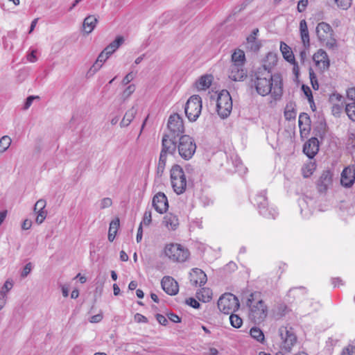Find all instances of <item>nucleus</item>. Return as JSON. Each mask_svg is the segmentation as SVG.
I'll return each mask as SVG.
<instances>
[{
    "label": "nucleus",
    "instance_id": "nucleus-1",
    "mask_svg": "<svg viewBox=\"0 0 355 355\" xmlns=\"http://www.w3.org/2000/svg\"><path fill=\"white\" fill-rule=\"evenodd\" d=\"M282 85L280 75L272 74L264 69H257L251 76V87L262 96L271 94L275 100L279 99L283 92Z\"/></svg>",
    "mask_w": 355,
    "mask_h": 355
},
{
    "label": "nucleus",
    "instance_id": "nucleus-2",
    "mask_svg": "<svg viewBox=\"0 0 355 355\" xmlns=\"http://www.w3.org/2000/svg\"><path fill=\"white\" fill-rule=\"evenodd\" d=\"M246 306L249 309V318L254 323L259 324L267 318L268 308L261 299V293H252L246 301Z\"/></svg>",
    "mask_w": 355,
    "mask_h": 355
},
{
    "label": "nucleus",
    "instance_id": "nucleus-3",
    "mask_svg": "<svg viewBox=\"0 0 355 355\" xmlns=\"http://www.w3.org/2000/svg\"><path fill=\"white\" fill-rule=\"evenodd\" d=\"M253 203L257 207L259 214L264 218L275 219L278 216L279 213L277 209L269 205L266 191L258 193L253 200Z\"/></svg>",
    "mask_w": 355,
    "mask_h": 355
},
{
    "label": "nucleus",
    "instance_id": "nucleus-4",
    "mask_svg": "<svg viewBox=\"0 0 355 355\" xmlns=\"http://www.w3.org/2000/svg\"><path fill=\"white\" fill-rule=\"evenodd\" d=\"M164 254L171 261L178 263L186 261L190 255L189 250L178 243L166 245Z\"/></svg>",
    "mask_w": 355,
    "mask_h": 355
},
{
    "label": "nucleus",
    "instance_id": "nucleus-5",
    "mask_svg": "<svg viewBox=\"0 0 355 355\" xmlns=\"http://www.w3.org/2000/svg\"><path fill=\"white\" fill-rule=\"evenodd\" d=\"M171 181L174 191L180 195L187 187V180L183 168L180 165H174L171 169Z\"/></svg>",
    "mask_w": 355,
    "mask_h": 355
},
{
    "label": "nucleus",
    "instance_id": "nucleus-6",
    "mask_svg": "<svg viewBox=\"0 0 355 355\" xmlns=\"http://www.w3.org/2000/svg\"><path fill=\"white\" fill-rule=\"evenodd\" d=\"M178 150L180 156L185 159H190L196 150V144L194 139L187 135H181L178 144Z\"/></svg>",
    "mask_w": 355,
    "mask_h": 355
},
{
    "label": "nucleus",
    "instance_id": "nucleus-7",
    "mask_svg": "<svg viewBox=\"0 0 355 355\" xmlns=\"http://www.w3.org/2000/svg\"><path fill=\"white\" fill-rule=\"evenodd\" d=\"M202 110V99L198 95L191 96L186 103L184 112L189 121H196Z\"/></svg>",
    "mask_w": 355,
    "mask_h": 355
},
{
    "label": "nucleus",
    "instance_id": "nucleus-8",
    "mask_svg": "<svg viewBox=\"0 0 355 355\" xmlns=\"http://www.w3.org/2000/svg\"><path fill=\"white\" fill-rule=\"evenodd\" d=\"M232 110V100L227 90H222L217 98L216 110L222 119L227 118Z\"/></svg>",
    "mask_w": 355,
    "mask_h": 355
},
{
    "label": "nucleus",
    "instance_id": "nucleus-9",
    "mask_svg": "<svg viewBox=\"0 0 355 355\" xmlns=\"http://www.w3.org/2000/svg\"><path fill=\"white\" fill-rule=\"evenodd\" d=\"M238 298L232 293H225L218 300L219 310L225 314H230L239 308Z\"/></svg>",
    "mask_w": 355,
    "mask_h": 355
},
{
    "label": "nucleus",
    "instance_id": "nucleus-10",
    "mask_svg": "<svg viewBox=\"0 0 355 355\" xmlns=\"http://www.w3.org/2000/svg\"><path fill=\"white\" fill-rule=\"evenodd\" d=\"M278 333L282 340V349L290 352L297 342V336L293 329L289 326H282L279 327Z\"/></svg>",
    "mask_w": 355,
    "mask_h": 355
},
{
    "label": "nucleus",
    "instance_id": "nucleus-11",
    "mask_svg": "<svg viewBox=\"0 0 355 355\" xmlns=\"http://www.w3.org/2000/svg\"><path fill=\"white\" fill-rule=\"evenodd\" d=\"M168 133L173 137H180L184 132V126L182 118L177 113L171 114L167 124Z\"/></svg>",
    "mask_w": 355,
    "mask_h": 355
},
{
    "label": "nucleus",
    "instance_id": "nucleus-12",
    "mask_svg": "<svg viewBox=\"0 0 355 355\" xmlns=\"http://www.w3.org/2000/svg\"><path fill=\"white\" fill-rule=\"evenodd\" d=\"M176 139L177 137H173L170 134H164L162 140V150L160 154L166 156L167 154L173 155L176 149H178Z\"/></svg>",
    "mask_w": 355,
    "mask_h": 355
},
{
    "label": "nucleus",
    "instance_id": "nucleus-13",
    "mask_svg": "<svg viewBox=\"0 0 355 355\" xmlns=\"http://www.w3.org/2000/svg\"><path fill=\"white\" fill-rule=\"evenodd\" d=\"M313 60L321 73L329 69L330 65L329 59L327 53L324 50L319 49L315 53L313 56Z\"/></svg>",
    "mask_w": 355,
    "mask_h": 355
},
{
    "label": "nucleus",
    "instance_id": "nucleus-14",
    "mask_svg": "<svg viewBox=\"0 0 355 355\" xmlns=\"http://www.w3.org/2000/svg\"><path fill=\"white\" fill-rule=\"evenodd\" d=\"M152 205L156 211L164 214L168 208L167 197L164 193L158 192L153 198Z\"/></svg>",
    "mask_w": 355,
    "mask_h": 355
},
{
    "label": "nucleus",
    "instance_id": "nucleus-15",
    "mask_svg": "<svg viewBox=\"0 0 355 355\" xmlns=\"http://www.w3.org/2000/svg\"><path fill=\"white\" fill-rule=\"evenodd\" d=\"M315 32L319 41L321 42L327 41L329 37H333L334 35L331 26L323 21L317 25Z\"/></svg>",
    "mask_w": 355,
    "mask_h": 355
},
{
    "label": "nucleus",
    "instance_id": "nucleus-16",
    "mask_svg": "<svg viewBox=\"0 0 355 355\" xmlns=\"http://www.w3.org/2000/svg\"><path fill=\"white\" fill-rule=\"evenodd\" d=\"M162 289L170 295H175L179 291L178 282L170 276H164L161 281Z\"/></svg>",
    "mask_w": 355,
    "mask_h": 355
},
{
    "label": "nucleus",
    "instance_id": "nucleus-17",
    "mask_svg": "<svg viewBox=\"0 0 355 355\" xmlns=\"http://www.w3.org/2000/svg\"><path fill=\"white\" fill-rule=\"evenodd\" d=\"M319 150V141L315 137L306 141L303 146V152L309 158H313Z\"/></svg>",
    "mask_w": 355,
    "mask_h": 355
},
{
    "label": "nucleus",
    "instance_id": "nucleus-18",
    "mask_svg": "<svg viewBox=\"0 0 355 355\" xmlns=\"http://www.w3.org/2000/svg\"><path fill=\"white\" fill-rule=\"evenodd\" d=\"M228 76L234 81H242L247 76V71L244 67L231 64Z\"/></svg>",
    "mask_w": 355,
    "mask_h": 355
},
{
    "label": "nucleus",
    "instance_id": "nucleus-19",
    "mask_svg": "<svg viewBox=\"0 0 355 355\" xmlns=\"http://www.w3.org/2000/svg\"><path fill=\"white\" fill-rule=\"evenodd\" d=\"M355 181V167L348 166L341 173L340 182L345 187H351Z\"/></svg>",
    "mask_w": 355,
    "mask_h": 355
},
{
    "label": "nucleus",
    "instance_id": "nucleus-20",
    "mask_svg": "<svg viewBox=\"0 0 355 355\" xmlns=\"http://www.w3.org/2000/svg\"><path fill=\"white\" fill-rule=\"evenodd\" d=\"M190 281L196 286H202L206 284L207 277L201 269L193 268L191 272H190Z\"/></svg>",
    "mask_w": 355,
    "mask_h": 355
},
{
    "label": "nucleus",
    "instance_id": "nucleus-21",
    "mask_svg": "<svg viewBox=\"0 0 355 355\" xmlns=\"http://www.w3.org/2000/svg\"><path fill=\"white\" fill-rule=\"evenodd\" d=\"M347 98L351 102L345 105V112L348 117L355 121V88H350L347 92Z\"/></svg>",
    "mask_w": 355,
    "mask_h": 355
},
{
    "label": "nucleus",
    "instance_id": "nucleus-22",
    "mask_svg": "<svg viewBox=\"0 0 355 355\" xmlns=\"http://www.w3.org/2000/svg\"><path fill=\"white\" fill-rule=\"evenodd\" d=\"M332 182V175L329 171H323L317 182L320 192H325Z\"/></svg>",
    "mask_w": 355,
    "mask_h": 355
},
{
    "label": "nucleus",
    "instance_id": "nucleus-23",
    "mask_svg": "<svg viewBox=\"0 0 355 355\" xmlns=\"http://www.w3.org/2000/svg\"><path fill=\"white\" fill-rule=\"evenodd\" d=\"M259 29H254L251 34L246 38L245 48L253 52H257L261 48V44L257 40Z\"/></svg>",
    "mask_w": 355,
    "mask_h": 355
},
{
    "label": "nucleus",
    "instance_id": "nucleus-24",
    "mask_svg": "<svg viewBox=\"0 0 355 355\" xmlns=\"http://www.w3.org/2000/svg\"><path fill=\"white\" fill-rule=\"evenodd\" d=\"M277 62V57L273 53H268L266 58L263 60V64L257 69H264L269 72H272V69L276 65Z\"/></svg>",
    "mask_w": 355,
    "mask_h": 355
},
{
    "label": "nucleus",
    "instance_id": "nucleus-25",
    "mask_svg": "<svg viewBox=\"0 0 355 355\" xmlns=\"http://www.w3.org/2000/svg\"><path fill=\"white\" fill-rule=\"evenodd\" d=\"M35 205H36V209H39L40 211V213L36 216L35 222L40 225L44 222L47 216V211L45 210L46 202L44 199H40L36 202Z\"/></svg>",
    "mask_w": 355,
    "mask_h": 355
},
{
    "label": "nucleus",
    "instance_id": "nucleus-26",
    "mask_svg": "<svg viewBox=\"0 0 355 355\" xmlns=\"http://www.w3.org/2000/svg\"><path fill=\"white\" fill-rule=\"evenodd\" d=\"M300 37L304 46L306 49L310 46V39L307 24L305 19H302L300 22Z\"/></svg>",
    "mask_w": 355,
    "mask_h": 355
},
{
    "label": "nucleus",
    "instance_id": "nucleus-27",
    "mask_svg": "<svg viewBox=\"0 0 355 355\" xmlns=\"http://www.w3.org/2000/svg\"><path fill=\"white\" fill-rule=\"evenodd\" d=\"M98 23V19L94 15H89L86 17L83 21V31L87 33H91L95 28Z\"/></svg>",
    "mask_w": 355,
    "mask_h": 355
},
{
    "label": "nucleus",
    "instance_id": "nucleus-28",
    "mask_svg": "<svg viewBox=\"0 0 355 355\" xmlns=\"http://www.w3.org/2000/svg\"><path fill=\"white\" fill-rule=\"evenodd\" d=\"M163 223L168 230H175L179 225V220L175 215L169 213L164 217Z\"/></svg>",
    "mask_w": 355,
    "mask_h": 355
},
{
    "label": "nucleus",
    "instance_id": "nucleus-29",
    "mask_svg": "<svg viewBox=\"0 0 355 355\" xmlns=\"http://www.w3.org/2000/svg\"><path fill=\"white\" fill-rule=\"evenodd\" d=\"M212 80L213 77L211 75L202 76L196 82V87L198 90H205L211 86Z\"/></svg>",
    "mask_w": 355,
    "mask_h": 355
},
{
    "label": "nucleus",
    "instance_id": "nucleus-30",
    "mask_svg": "<svg viewBox=\"0 0 355 355\" xmlns=\"http://www.w3.org/2000/svg\"><path fill=\"white\" fill-rule=\"evenodd\" d=\"M137 109L135 107H132L125 113L122 119L120 125L121 128L128 127L130 123L133 121L137 114Z\"/></svg>",
    "mask_w": 355,
    "mask_h": 355
},
{
    "label": "nucleus",
    "instance_id": "nucleus-31",
    "mask_svg": "<svg viewBox=\"0 0 355 355\" xmlns=\"http://www.w3.org/2000/svg\"><path fill=\"white\" fill-rule=\"evenodd\" d=\"M245 55L243 50L238 49L232 55V64L244 67Z\"/></svg>",
    "mask_w": 355,
    "mask_h": 355
},
{
    "label": "nucleus",
    "instance_id": "nucleus-32",
    "mask_svg": "<svg viewBox=\"0 0 355 355\" xmlns=\"http://www.w3.org/2000/svg\"><path fill=\"white\" fill-rule=\"evenodd\" d=\"M110 56L103 51L98 56L95 63L90 67L89 72L95 73L103 66V64L107 60Z\"/></svg>",
    "mask_w": 355,
    "mask_h": 355
},
{
    "label": "nucleus",
    "instance_id": "nucleus-33",
    "mask_svg": "<svg viewBox=\"0 0 355 355\" xmlns=\"http://www.w3.org/2000/svg\"><path fill=\"white\" fill-rule=\"evenodd\" d=\"M280 51L282 53L284 58L288 62H295V56L293 51L289 46L285 42H281L280 43Z\"/></svg>",
    "mask_w": 355,
    "mask_h": 355
},
{
    "label": "nucleus",
    "instance_id": "nucleus-34",
    "mask_svg": "<svg viewBox=\"0 0 355 355\" xmlns=\"http://www.w3.org/2000/svg\"><path fill=\"white\" fill-rule=\"evenodd\" d=\"M123 38L121 36H118L108 46H107L103 50L104 53H106L109 56L111 55L116 49L123 44Z\"/></svg>",
    "mask_w": 355,
    "mask_h": 355
},
{
    "label": "nucleus",
    "instance_id": "nucleus-35",
    "mask_svg": "<svg viewBox=\"0 0 355 355\" xmlns=\"http://www.w3.org/2000/svg\"><path fill=\"white\" fill-rule=\"evenodd\" d=\"M119 227V219L118 218L110 222L108 232V240L110 242H112L114 240Z\"/></svg>",
    "mask_w": 355,
    "mask_h": 355
},
{
    "label": "nucleus",
    "instance_id": "nucleus-36",
    "mask_svg": "<svg viewBox=\"0 0 355 355\" xmlns=\"http://www.w3.org/2000/svg\"><path fill=\"white\" fill-rule=\"evenodd\" d=\"M307 291L304 286L294 287L291 288L288 292V295L295 299H300L306 295Z\"/></svg>",
    "mask_w": 355,
    "mask_h": 355
},
{
    "label": "nucleus",
    "instance_id": "nucleus-37",
    "mask_svg": "<svg viewBox=\"0 0 355 355\" xmlns=\"http://www.w3.org/2000/svg\"><path fill=\"white\" fill-rule=\"evenodd\" d=\"M284 117L286 120L291 121L296 117V112L292 103H288L284 110Z\"/></svg>",
    "mask_w": 355,
    "mask_h": 355
},
{
    "label": "nucleus",
    "instance_id": "nucleus-38",
    "mask_svg": "<svg viewBox=\"0 0 355 355\" xmlns=\"http://www.w3.org/2000/svg\"><path fill=\"white\" fill-rule=\"evenodd\" d=\"M198 294L199 300L204 302H209L212 298V291L208 288H202Z\"/></svg>",
    "mask_w": 355,
    "mask_h": 355
},
{
    "label": "nucleus",
    "instance_id": "nucleus-39",
    "mask_svg": "<svg viewBox=\"0 0 355 355\" xmlns=\"http://www.w3.org/2000/svg\"><path fill=\"white\" fill-rule=\"evenodd\" d=\"M166 155H164L160 154L159 162L157 167V174L158 176L161 177L164 171L166 162Z\"/></svg>",
    "mask_w": 355,
    "mask_h": 355
},
{
    "label": "nucleus",
    "instance_id": "nucleus-40",
    "mask_svg": "<svg viewBox=\"0 0 355 355\" xmlns=\"http://www.w3.org/2000/svg\"><path fill=\"white\" fill-rule=\"evenodd\" d=\"M250 336L259 342L264 340L263 331L258 327H252L250 331Z\"/></svg>",
    "mask_w": 355,
    "mask_h": 355
},
{
    "label": "nucleus",
    "instance_id": "nucleus-41",
    "mask_svg": "<svg viewBox=\"0 0 355 355\" xmlns=\"http://www.w3.org/2000/svg\"><path fill=\"white\" fill-rule=\"evenodd\" d=\"M11 139L8 136H3L0 139V153L5 152L11 144Z\"/></svg>",
    "mask_w": 355,
    "mask_h": 355
},
{
    "label": "nucleus",
    "instance_id": "nucleus-42",
    "mask_svg": "<svg viewBox=\"0 0 355 355\" xmlns=\"http://www.w3.org/2000/svg\"><path fill=\"white\" fill-rule=\"evenodd\" d=\"M230 321L231 325L234 328H239L243 324V320L236 314L233 313H230Z\"/></svg>",
    "mask_w": 355,
    "mask_h": 355
},
{
    "label": "nucleus",
    "instance_id": "nucleus-43",
    "mask_svg": "<svg viewBox=\"0 0 355 355\" xmlns=\"http://www.w3.org/2000/svg\"><path fill=\"white\" fill-rule=\"evenodd\" d=\"M309 78H310L311 84L312 85L313 89L314 90H318L319 89V84L318 82L317 76L312 68H309Z\"/></svg>",
    "mask_w": 355,
    "mask_h": 355
},
{
    "label": "nucleus",
    "instance_id": "nucleus-44",
    "mask_svg": "<svg viewBox=\"0 0 355 355\" xmlns=\"http://www.w3.org/2000/svg\"><path fill=\"white\" fill-rule=\"evenodd\" d=\"M340 355H355V340L353 344H349L344 347Z\"/></svg>",
    "mask_w": 355,
    "mask_h": 355
},
{
    "label": "nucleus",
    "instance_id": "nucleus-45",
    "mask_svg": "<svg viewBox=\"0 0 355 355\" xmlns=\"http://www.w3.org/2000/svg\"><path fill=\"white\" fill-rule=\"evenodd\" d=\"M315 170V164L310 163L302 168V173L304 178H308L311 175H312L313 171Z\"/></svg>",
    "mask_w": 355,
    "mask_h": 355
},
{
    "label": "nucleus",
    "instance_id": "nucleus-46",
    "mask_svg": "<svg viewBox=\"0 0 355 355\" xmlns=\"http://www.w3.org/2000/svg\"><path fill=\"white\" fill-rule=\"evenodd\" d=\"M152 221V213L151 210L146 209L144 214L143 219L141 223L142 225H148Z\"/></svg>",
    "mask_w": 355,
    "mask_h": 355
},
{
    "label": "nucleus",
    "instance_id": "nucleus-47",
    "mask_svg": "<svg viewBox=\"0 0 355 355\" xmlns=\"http://www.w3.org/2000/svg\"><path fill=\"white\" fill-rule=\"evenodd\" d=\"M302 89L305 94V96L307 97L309 102L311 104L313 103V98L312 95V92L309 86L303 85L302 86Z\"/></svg>",
    "mask_w": 355,
    "mask_h": 355
},
{
    "label": "nucleus",
    "instance_id": "nucleus-48",
    "mask_svg": "<svg viewBox=\"0 0 355 355\" xmlns=\"http://www.w3.org/2000/svg\"><path fill=\"white\" fill-rule=\"evenodd\" d=\"M335 2L343 10H347L352 4V0H335Z\"/></svg>",
    "mask_w": 355,
    "mask_h": 355
},
{
    "label": "nucleus",
    "instance_id": "nucleus-49",
    "mask_svg": "<svg viewBox=\"0 0 355 355\" xmlns=\"http://www.w3.org/2000/svg\"><path fill=\"white\" fill-rule=\"evenodd\" d=\"M135 90V85H130L128 86L123 92V97L124 99L128 98Z\"/></svg>",
    "mask_w": 355,
    "mask_h": 355
},
{
    "label": "nucleus",
    "instance_id": "nucleus-50",
    "mask_svg": "<svg viewBox=\"0 0 355 355\" xmlns=\"http://www.w3.org/2000/svg\"><path fill=\"white\" fill-rule=\"evenodd\" d=\"M13 286L12 281L6 280L0 290V291H3L5 293V297H6L7 293L12 289Z\"/></svg>",
    "mask_w": 355,
    "mask_h": 355
},
{
    "label": "nucleus",
    "instance_id": "nucleus-51",
    "mask_svg": "<svg viewBox=\"0 0 355 355\" xmlns=\"http://www.w3.org/2000/svg\"><path fill=\"white\" fill-rule=\"evenodd\" d=\"M112 205V200L110 198H104L100 203V208L103 209L110 207Z\"/></svg>",
    "mask_w": 355,
    "mask_h": 355
},
{
    "label": "nucleus",
    "instance_id": "nucleus-52",
    "mask_svg": "<svg viewBox=\"0 0 355 355\" xmlns=\"http://www.w3.org/2000/svg\"><path fill=\"white\" fill-rule=\"evenodd\" d=\"M308 0H300L298 1L297 9L299 12H302L305 10L308 6Z\"/></svg>",
    "mask_w": 355,
    "mask_h": 355
},
{
    "label": "nucleus",
    "instance_id": "nucleus-53",
    "mask_svg": "<svg viewBox=\"0 0 355 355\" xmlns=\"http://www.w3.org/2000/svg\"><path fill=\"white\" fill-rule=\"evenodd\" d=\"M186 303L194 309H199L200 306V303L193 297L187 299Z\"/></svg>",
    "mask_w": 355,
    "mask_h": 355
},
{
    "label": "nucleus",
    "instance_id": "nucleus-54",
    "mask_svg": "<svg viewBox=\"0 0 355 355\" xmlns=\"http://www.w3.org/2000/svg\"><path fill=\"white\" fill-rule=\"evenodd\" d=\"M134 320L135 322L138 323H147L148 319L146 316L143 315L141 313H136L134 316Z\"/></svg>",
    "mask_w": 355,
    "mask_h": 355
},
{
    "label": "nucleus",
    "instance_id": "nucleus-55",
    "mask_svg": "<svg viewBox=\"0 0 355 355\" xmlns=\"http://www.w3.org/2000/svg\"><path fill=\"white\" fill-rule=\"evenodd\" d=\"M31 270H32L31 263H26L21 271V277H26L31 272Z\"/></svg>",
    "mask_w": 355,
    "mask_h": 355
},
{
    "label": "nucleus",
    "instance_id": "nucleus-56",
    "mask_svg": "<svg viewBox=\"0 0 355 355\" xmlns=\"http://www.w3.org/2000/svg\"><path fill=\"white\" fill-rule=\"evenodd\" d=\"M326 46L329 49H334L337 46L336 40L332 37H329L327 41L324 42Z\"/></svg>",
    "mask_w": 355,
    "mask_h": 355
},
{
    "label": "nucleus",
    "instance_id": "nucleus-57",
    "mask_svg": "<svg viewBox=\"0 0 355 355\" xmlns=\"http://www.w3.org/2000/svg\"><path fill=\"white\" fill-rule=\"evenodd\" d=\"M135 78V75L132 71L128 73L122 80V84L124 85H128Z\"/></svg>",
    "mask_w": 355,
    "mask_h": 355
},
{
    "label": "nucleus",
    "instance_id": "nucleus-58",
    "mask_svg": "<svg viewBox=\"0 0 355 355\" xmlns=\"http://www.w3.org/2000/svg\"><path fill=\"white\" fill-rule=\"evenodd\" d=\"M156 319L157 322L162 325L166 326L168 324V320L162 314H157Z\"/></svg>",
    "mask_w": 355,
    "mask_h": 355
},
{
    "label": "nucleus",
    "instance_id": "nucleus-59",
    "mask_svg": "<svg viewBox=\"0 0 355 355\" xmlns=\"http://www.w3.org/2000/svg\"><path fill=\"white\" fill-rule=\"evenodd\" d=\"M168 319L175 323H179L181 322V318L176 314L173 313H170L168 314Z\"/></svg>",
    "mask_w": 355,
    "mask_h": 355
},
{
    "label": "nucleus",
    "instance_id": "nucleus-60",
    "mask_svg": "<svg viewBox=\"0 0 355 355\" xmlns=\"http://www.w3.org/2000/svg\"><path fill=\"white\" fill-rule=\"evenodd\" d=\"M35 98H38V96H30L26 98L25 104H24L25 110H27L28 108H29V107L32 105L33 101Z\"/></svg>",
    "mask_w": 355,
    "mask_h": 355
},
{
    "label": "nucleus",
    "instance_id": "nucleus-61",
    "mask_svg": "<svg viewBox=\"0 0 355 355\" xmlns=\"http://www.w3.org/2000/svg\"><path fill=\"white\" fill-rule=\"evenodd\" d=\"M103 315L102 314H96L92 316L89 319V322L92 323H97L102 320Z\"/></svg>",
    "mask_w": 355,
    "mask_h": 355
},
{
    "label": "nucleus",
    "instance_id": "nucleus-62",
    "mask_svg": "<svg viewBox=\"0 0 355 355\" xmlns=\"http://www.w3.org/2000/svg\"><path fill=\"white\" fill-rule=\"evenodd\" d=\"M143 236V230H142V223H140L139 228L137 230L136 240L137 243H139L142 239Z\"/></svg>",
    "mask_w": 355,
    "mask_h": 355
},
{
    "label": "nucleus",
    "instance_id": "nucleus-63",
    "mask_svg": "<svg viewBox=\"0 0 355 355\" xmlns=\"http://www.w3.org/2000/svg\"><path fill=\"white\" fill-rule=\"evenodd\" d=\"M31 225H32V221L31 220L26 219L24 220L22 225H21V228L23 230H27L31 227Z\"/></svg>",
    "mask_w": 355,
    "mask_h": 355
},
{
    "label": "nucleus",
    "instance_id": "nucleus-64",
    "mask_svg": "<svg viewBox=\"0 0 355 355\" xmlns=\"http://www.w3.org/2000/svg\"><path fill=\"white\" fill-rule=\"evenodd\" d=\"M6 303V297L3 291H0V310L5 306Z\"/></svg>",
    "mask_w": 355,
    "mask_h": 355
}]
</instances>
